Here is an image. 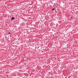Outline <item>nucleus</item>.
<instances>
[{"label": "nucleus", "mask_w": 78, "mask_h": 78, "mask_svg": "<svg viewBox=\"0 0 78 78\" xmlns=\"http://www.w3.org/2000/svg\"><path fill=\"white\" fill-rule=\"evenodd\" d=\"M51 10H55V9H51Z\"/></svg>", "instance_id": "nucleus-3"}, {"label": "nucleus", "mask_w": 78, "mask_h": 78, "mask_svg": "<svg viewBox=\"0 0 78 78\" xmlns=\"http://www.w3.org/2000/svg\"><path fill=\"white\" fill-rule=\"evenodd\" d=\"M65 78H67V77H65Z\"/></svg>", "instance_id": "nucleus-5"}, {"label": "nucleus", "mask_w": 78, "mask_h": 78, "mask_svg": "<svg viewBox=\"0 0 78 78\" xmlns=\"http://www.w3.org/2000/svg\"><path fill=\"white\" fill-rule=\"evenodd\" d=\"M15 19V18L14 17H12V18H11V20H14Z\"/></svg>", "instance_id": "nucleus-1"}, {"label": "nucleus", "mask_w": 78, "mask_h": 78, "mask_svg": "<svg viewBox=\"0 0 78 78\" xmlns=\"http://www.w3.org/2000/svg\"><path fill=\"white\" fill-rule=\"evenodd\" d=\"M11 34V33L10 32H9L8 34Z\"/></svg>", "instance_id": "nucleus-4"}, {"label": "nucleus", "mask_w": 78, "mask_h": 78, "mask_svg": "<svg viewBox=\"0 0 78 78\" xmlns=\"http://www.w3.org/2000/svg\"><path fill=\"white\" fill-rule=\"evenodd\" d=\"M48 73H49V74H51V72H49Z\"/></svg>", "instance_id": "nucleus-2"}]
</instances>
